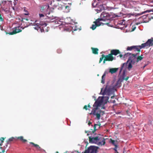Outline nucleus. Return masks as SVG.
<instances>
[{"instance_id":"nucleus-1","label":"nucleus","mask_w":153,"mask_h":153,"mask_svg":"<svg viewBox=\"0 0 153 153\" xmlns=\"http://www.w3.org/2000/svg\"><path fill=\"white\" fill-rule=\"evenodd\" d=\"M103 101V97L100 98V97H99L94 105V107H95L92 109L91 112L90 113V115L93 114L94 115L96 116L98 120H99L100 119L101 112V110L98 108V107L102 105Z\"/></svg>"},{"instance_id":"nucleus-2","label":"nucleus","mask_w":153,"mask_h":153,"mask_svg":"<svg viewBox=\"0 0 153 153\" xmlns=\"http://www.w3.org/2000/svg\"><path fill=\"white\" fill-rule=\"evenodd\" d=\"M90 143H97L99 145H104L105 143V139L101 135L97 136L95 137H91L89 136L88 137Z\"/></svg>"},{"instance_id":"nucleus-3","label":"nucleus","mask_w":153,"mask_h":153,"mask_svg":"<svg viewBox=\"0 0 153 153\" xmlns=\"http://www.w3.org/2000/svg\"><path fill=\"white\" fill-rule=\"evenodd\" d=\"M119 84H120V82L119 81H118L114 85H112L109 86L107 85L105 88L103 95H110L112 94L115 90H116V88L119 87L118 86Z\"/></svg>"},{"instance_id":"nucleus-4","label":"nucleus","mask_w":153,"mask_h":153,"mask_svg":"<svg viewBox=\"0 0 153 153\" xmlns=\"http://www.w3.org/2000/svg\"><path fill=\"white\" fill-rule=\"evenodd\" d=\"M137 55V53L132 54L130 53H127L124 55L123 58H125L127 56H129L128 61V62L130 61L132 64H134L136 62V58Z\"/></svg>"},{"instance_id":"nucleus-5","label":"nucleus","mask_w":153,"mask_h":153,"mask_svg":"<svg viewBox=\"0 0 153 153\" xmlns=\"http://www.w3.org/2000/svg\"><path fill=\"white\" fill-rule=\"evenodd\" d=\"M110 15L108 13L105 12H103L100 15L101 18H99L98 19L100 22L102 21H109L110 18Z\"/></svg>"},{"instance_id":"nucleus-6","label":"nucleus","mask_w":153,"mask_h":153,"mask_svg":"<svg viewBox=\"0 0 153 153\" xmlns=\"http://www.w3.org/2000/svg\"><path fill=\"white\" fill-rule=\"evenodd\" d=\"M114 59V57L109 53L108 55H105L103 61V64H105L106 61H112Z\"/></svg>"},{"instance_id":"nucleus-7","label":"nucleus","mask_w":153,"mask_h":153,"mask_svg":"<svg viewBox=\"0 0 153 153\" xmlns=\"http://www.w3.org/2000/svg\"><path fill=\"white\" fill-rule=\"evenodd\" d=\"M95 23L94 25H92L91 28L93 30H95L97 26H99L101 25L102 22L99 21L98 19H97L94 22Z\"/></svg>"},{"instance_id":"nucleus-8","label":"nucleus","mask_w":153,"mask_h":153,"mask_svg":"<svg viewBox=\"0 0 153 153\" xmlns=\"http://www.w3.org/2000/svg\"><path fill=\"white\" fill-rule=\"evenodd\" d=\"M22 31V30L19 29V27H16L14 28V30H13L12 32L9 33L6 32V34H9L10 35H13L21 32Z\"/></svg>"},{"instance_id":"nucleus-9","label":"nucleus","mask_w":153,"mask_h":153,"mask_svg":"<svg viewBox=\"0 0 153 153\" xmlns=\"http://www.w3.org/2000/svg\"><path fill=\"white\" fill-rule=\"evenodd\" d=\"M144 43L141 44V45L139 46H135V48L134 49V51H138L139 52H140V49L143 48H144L146 47Z\"/></svg>"},{"instance_id":"nucleus-10","label":"nucleus","mask_w":153,"mask_h":153,"mask_svg":"<svg viewBox=\"0 0 153 153\" xmlns=\"http://www.w3.org/2000/svg\"><path fill=\"white\" fill-rule=\"evenodd\" d=\"M146 47H150L153 45V37H152L151 39H149L148 41L144 43Z\"/></svg>"},{"instance_id":"nucleus-11","label":"nucleus","mask_w":153,"mask_h":153,"mask_svg":"<svg viewBox=\"0 0 153 153\" xmlns=\"http://www.w3.org/2000/svg\"><path fill=\"white\" fill-rule=\"evenodd\" d=\"M36 26L34 28L37 30L40 29H41V27L42 26H47V24L45 23H42L41 22H40L39 23H37L36 24Z\"/></svg>"},{"instance_id":"nucleus-12","label":"nucleus","mask_w":153,"mask_h":153,"mask_svg":"<svg viewBox=\"0 0 153 153\" xmlns=\"http://www.w3.org/2000/svg\"><path fill=\"white\" fill-rule=\"evenodd\" d=\"M16 140V138L13 137H12L10 138L7 140L6 141V144L4 146L5 148H6L7 146V145L10 144L12 141H15Z\"/></svg>"},{"instance_id":"nucleus-13","label":"nucleus","mask_w":153,"mask_h":153,"mask_svg":"<svg viewBox=\"0 0 153 153\" xmlns=\"http://www.w3.org/2000/svg\"><path fill=\"white\" fill-rule=\"evenodd\" d=\"M110 53L112 56L113 55L116 56L118 54H120V52L119 50L113 49L111 51Z\"/></svg>"},{"instance_id":"nucleus-14","label":"nucleus","mask_w":153,"mask_h":153,"mask_svg":"<svg viewBox=\"0 0 153 153\" xmlns=\"http://www.w3.org/2000/svg\"><path fill=\"white\" fill-rule=\"evenodd\" d=\"M30 143L33 145L32 147H34L36 148V149L38 151H41L42 149L37 144L34 143L32 142H30Z\"/></svg>"},{"instance_id":"nucleus-15","label":"nucleus","mask_w":153,"mask_h":153,"mask_svg":"<svg viewBox=\"0 0 153 153\" xmlns=\"http://www.w3.org/2000/svg\"><path fill=\"white\" fill-rule=\"evenodd\" d=\"M49 6L48 5H45L43 6H42L40 7V10L41 12H42L45 10H47L49 8Z\"/></svg>"},{"instance_id":"nucleus-16","label":"nucleus","mask_w":153,"mask_h":153,"mask_svg":"<svg viewBox=\"0 0 153 153\" xmlns=\"http://www.w3.org/2000/svg\"><path fill=\"white\" fill-rule=\"evenodd\" d=\"M104 10V7H103L102 4H100L99 7H98L96 11L97 13L100 12L102 10Z\"/></svg>"},{"instance_id":"nucleus-17","label":"nucleus","mask_w":153,"mask_h":153,"mask_svg":"<svg viewBox=\"0 0 153 153\" xmlns=\"http://www.w3.org/2000/svg\"><path fill=\"white\" fill-rule=\"evenodd\" d=\"M128 61H127L126 62L124 63L121 66V67L120 69V71L121 72L122 70H123V68H127V65L128 64Z\"/></svg>"},{"instance_id":"nucleus-18","label":"nucleus","mask_w":153,"mask_h":153,"mask_svg":"<svg viewBox=\"0 0 153 153\" xmlns=\"http://www.w3.org/2000/svg\"><path fill=\"white\" fill-rule=\"evenodd\" d=\"M143 55H141L140 56H137L136 60V62L138 63L139 61L143 59Z\"/></svg>"},{"instance_id":"nucleus-19","label":"nucleus","mask_w":153,"mask_h":153,"mask_svg":"<svg viewBox=\"0 0 153 153\" xmlns=\"http://www.w3.org/2000/svg\"><path fill=\"white\" fill-rule=\"evenodd\" d=\"M118 70V68H111L109 69V72L111 74L116 73Z\"/></svg>"},{"instance_id":"nucleus-20","label":"nucleus","mask_w":153,"mask_h":153,"mask_svg":"<svg viewBox=\"0 0 153 153\" xmlns=\"http://www.w3.org/2000/svg\"><path fill=\"white\" fill-rule=\"evenodd\" d=\"M100 125L101 124L100 123H99L98 124H95L94 125V130L93 131H92V132L93 133H94L97 130V129H96V126H98V128H99L100 127Z\"/></svg>"},{"instance_id":"nucleus-21","label":"nucleus","mask_w":153,"mask_h":153,"mask_svg":"<svg viewBox=\"0 0 153 153\" xmlns=\"http://www.w3.org/2000/svg\"><path fill=\"white\" fill-rule=\"evenodd\" d=\"M91 50L92 51V53L95 54H98V49L97 48H91Z\"/></svg>"},{"instance_id":"nucleus-22","label":"nucleus","mask_w":153,"mask_h":153,"mask_svg":"<svg viewBox=\"0 0 153 153\" xmlns=\"http://www.w3.org/2000/svg\"><path fill=\"white\" fill-rule=\"evenodd\" d=\"M19 139L21 141H22L23 142L25 143L27 141V140L23 138V137L22 136H21L20 137H16V139Z\"/></svg>"},{"instance_id":"nucleus-23","label":"nucleus","mask_w":153,"mask_h":153,"mask_svg":"<svg viewBox=\"0 0 153 153\" xmlns=\"http://www.w3.org/2000/svg\"><path fill=\"white\" fill-rule=\"evenodd\" d=\"M110 142L113 145H114L115 147L117 146V141H115V140H112L111 139L110 140Z\"/></svg>"},{"instance_id":"nucleus-24","label":"nucleus","mask_w":153,"mask_h":153,"mask_svg":"<svg viewBox=\"0 0 153 153\" xmlns=\"http://www.w3.org/2000/svg\"><path fill=\"white\" fill-rule=\"evenodd\" d=\"M135 46H128L127 47L126 50L127 51H131L133 50H134V48H135Z\"/></svg>"},{"instance_id":"nucleus-25","label":"nucleus","mask_w":153,"mask_h":153,"mask_svg":"<svg viewBox=\"0 0 153 153\" xmlns=\"http://www.w3.org/2000/svg\"><path fill=\"white\" fill-rule=\"evenodd\" d=\"M105 73H104L102 77V80L101 82L103 84L105 82Z\"/></svg>"},{"instance_id":"nucleus-26","label":"nucleus","mask_w":153,"mask_h":153,"mask_svg":"<svg viewBox=\"0 0 153 153\" xmlns=\"http://www.w3.org/2000/svg\"><path fill=\"white\" fill-rule=\"evenodd\" d=\"M5 138V137L4 138L2 137L0 138V146H1L2 145V143L4 142V141Z\"/></svg>"},{"instance_id":"nucleus-27","label":"nucleus","mask_w":153,"mask_h":153,"mask_svg":"<svg viewBox=\"0 0 153 153\" xmlns=\"http://www.w3.org/2000/svg\"><path fill=\"white\" fill-rule=\"evenodd\" d=\"M132 63L131 62H129L128 65V67L127 68L129 70H130L132 68Z\"/></svg>"},{"instance_id":"nucleus-28","label":"nucleus","mask_w":153,"mask_h":153,"mask_svg":"<svg viewBox=\"0 0 153 153\" xmlns=\"http://www.w3.org/2000/svg\"><path fill=\"white\" fill-rule=\"evenodd\" d=\"M105 55L104 54H102L101 55V57L100 58V59L99 62V63H100L102 61V60L104 58H105Z\"/></svg>"},{"instance_id":"nucleus-29","label":"nucleus","mask_w":153,"mask_h":153,"mask_svg":"<svg viewBox=\"0 0 153 153\" xmlns=\"http://www.w3.org/2000/svg\"><path fill=\"white\" fill-rule=\"evenodd\" d=\"M110 21V20L109 19V21H106V22H105V23H102V22L101 24H102L103 25H107L108 26H110V25H110V23H109Z\"/></svg>"},{"instance_id":"nucleus-30","label":"nucleus","mask_w":153,"mask_h":153,"mask_svg":"<svg viewBox=\"0 0 153 153\" xmlns=\"http://www.w3.org/2000/svg\"><path fill=\"white\" fill-rule=\"evenodd\" d=\"M4 11L6 13L9 14L10 13V11L9 9H6L4 10Z\"/></svg>"},{"instance_id":"nucleus-31","label":"nucleus","mask_w":153,"mask_h":153,"mask_svg":"<svg viewBox=\"0 0 153 153\" xmlns=\"http://www.w3.org/2000/svg\"><path fill=\"white\" fill-rule=\"evenodd\" d=\"M24 11L25 12V15H29V13L27 10H25V9L24 10Z\"/></svg>"},{"instance_id":"nucleus-32","label":"nucleus","mask_w":153,"mask_h":153,"mask_svg":"<svg viewBox=\"0 0 153 153\" xmlns=\"http://www.w3.org/2000/svg\"><path fill=\"white\" fill-rule=\"evenodd\" d=\"M47 16L49 18V19H53L54 18V17H53V16H48V15Z\"/></svg>"},{"instance_id":"nucleus-33","label":"nucleus","mask_w":153,"mask_h":153,"mask_svg":"<svg viewBox=\"0 0 153 153\" xmlns=\"http://www.w3.org/2000/svg\"><path fill=\"white\" fill-rule=\"evenodd\" d=\"M39 16L40 18L42 19H43V18L44 17V15L42 14H39Z\"/></svg>"},{"instance_id":"nucleus-34","label":"nucleus","mask_w":153,"mask_h":153,"mask_svg":"<svg viewBox=\"0 0 153 153\" xmlns=\"http://www.w3.org/2000/svg\"><path fill=\"white\" fill-rule=\"evenodd\" d=\"M151 10H147L145 11H144V12H142L141 14H143L146 12H151Z\"/></svg>"},{"instance_id":"nucleus-35","label":"nucleus","mask_w":153,"mask_h":153,"mask_svg":"<svg viewBox=\"0 0 153 153\" xmlns=\"http://www.w3.org/2000/svg\"><path fill=\"white\" fill-rule=\"evenodd\" d=\"M65 9H68V10L69 9L70 7L69 6H64Z\"/></svg>"},{"instance_id":"nucleus-36","label":"nucleus","mask_w":153,"mask_h":153,"mask_svg":"<svg viewBox=\"0 0 153 153\" xmlns=\"http://www.w3.org/2000/svg\"><path fill=\"white\" fill-rule=\"evenodd\" d=\"M4 19L3 18H2V17L1 16V14L0 13V21H3Z\"/></svg>"},{"instance_id":"nucleus-37","label":"nucleus","mask_w":153,"mask_h":153,"mask_svg":"<svg viewBox=\"0 0 153 153\" xmlns=\"http://www.w3.org/2000/svg\"><path fill=\"white\" fill-rule=\"evenodd\" d=\"M7 2V1H2V4H6Z\"/></svg>"},{"instance_id":"nucleus-38","label":"nucleus","mask_w":153,"mask_h":153,"mask_svg":"<svg viewBox=\"0 0 153 153\" xmlns=\"http://www.w3.org/2000/svg\"><path fill=\"white\" fill-rule=\"evenodd\" d=\"M83 109H85L86 110H87L88 109L87 105H85L83 108Z\"/></svg>"},{"instance_id":"nucleus-39","label":"nucleus","mask_w":153,"mask_h":153,"mask_svg":"<svg viewBox=\"0 0 153 153\" xmlns=\"http://www.w3.org/2000/svg\"><path fill=\"white\" fill-rule=\"evenodd\" d=\"M57 52L58 53H60L61 52V51L60 49H59L57 50Z\"/></svg>"},{"instance_id":"nucleus-40","label":"nucleus","mask_w":153,"mask_h":153,"mask_svg":"<svg viewBox=\"0 0 153 153\" xmlns=\"http://www.w3.org/2000/svg\"><path fill=\"white\" fill-rule=\"evenodd\" d=\"M129 77L128 76L127 77L125 78H123V79L125 80L126 81H127Z\"/></svg>"},{"instance_id":"nucleus-41","label":"nucleus","mask_w":153,"mask_h":153,"mask_svg":"<svg viewBox=\"0 0 153 153\" xmlns=\"http://www.w3.org/2000/svg\"><path fill=\"white\" fill-rule=\"evenodd\" d=\"M117 147H115V148L114 149V150L117 152Z\"/></svg>"},{"instance_id":"nucleus-42","label":"nucleus","mask_w":153,"mask_h":153,"mask_svg":"<svg viewBox=\"0 0 153 153\" xmlns=\"http://www.w3.org/2000/svg\"><path fill=\"white\" fill-rule=\"evenodd\" d=\"M119 57L120 58H121L122 57H123V55H122V54H120L119 55Z\"/></svg>"},{"instance_id":"nucleus-43","label":"nucleus","mask_w":153,"mask_h":153,"mask_svg":"<svg viewBox=\"0 0 153 153\" xmlns=\"http://www.w3.org/2000/svg\"><path fill=\"white\" fill-rule=\"evenodd\" d=\"M91 124V122L90 121H89V122L88 123V124L90 126V124Z\"/></svg>"},{"instance_id":"nucleus-44","label":"nucleus","mask_w":153,"mask_h":153,"mask_svg":"<svg viewBox=\"0 0 153 153\" xmlns=\"http://www.w3.org/2000/svg\"><path fill=\"white\" fill-rule=\"evenodd\" d=\"M135 28H136V27H134L133 28V29H132V31H134V30L135 29Z\"/></svg>"},{"instance_id":"nucleus-45","label":"nucleus","mask_w":153,"mask_h":153,"mask_svg":"<svg viewBox=\"0 0 153 153\" xmlns=\"http://www.w3.org/2000/svg\"><path fill=\"white\" fill-rule=\"evenodd\" d=\"M4 150H3L2 151V152H0V153H4Z\"/></svg>"},{"instance_id":"nucleus-46","label":"nucleus","mask_w":153,"mask_h":153,"mask_svg":"<svg viewBox=\"0 0 153 153\" xmlns=\"http://www.w3.org/2000/svg\"><path fill=\"white\" fill-rule=\"evenodd\" d=\"M65 30H66L67 31H69V29L68 28H67V29H65Z\"/></svg>"},{"instance_id":"nucleus-47","label":"nucleus","mask_w":153,"mask_h":153,"mask_svg":"<svg viewBox=\"0 0 153 153\" xmlns=\"http://www.w3.org/2000/svg\"><path fill=\"white\" fill-rule=\"evenodd\" d=\"M88 107H89L90 108H91V107L90 106V105L89 104H88Z\"/></svg>"},{"instance_id":"nucleus-48","label":"nucleus","mask_w":153,"mask_h":153,"mask_svg":"<svg viewBox=\"0 0 153 153\" xmlns=\"http://www.w3.org/2000/svg\"><path fill=\"white\" fill-rule=\"evenodd\" d=\"M114 97V96H112L111 97V99H112Z\"/></svg>"},{"instance_id":"nucleus-49","label":"nucleus","mask_w":153,"mask_h":153,"mask_svg":"<svg viewBox=\"0 0 153 153\" xmlns=\"http://www.w3.org/2000/svg\"><path fill=\"white\" fill-rule=\"evenodd\" d=\"M25 19L27 20V21H28V19Z\"/></svg>"},{"instance_id":"nucleus-50","label":"nucleus","mask_w":153,"mask_h":153,"mask_svg":"<svg viewBox=\"0 0 153 153\" xmlns=\"http://www.w3.org/2000/svg\"><path fill=\"white\" fill-rule=\"evenodd\" d=\"M56 153H59V152H56Z\"/></svg>"},{"instance_id":"nucleus-51","label":"nucleus","mask_w":153,"mask_h":153,"mask_svg":"<svg viewBox=\"0 0 153 153\" xmlns=\"http://www.w3.org/2000/svg\"><path fill=\"white\" fill-rule=\"evenodd\" d=\"M48 15H50V14L49 13V14H48Z\"/></svg>"},{"instance_id":"nucleus-52","label":"nucleus","mask_w":153,"mask_h":153,"mask_svg":"<svg viewBox=\"0 0 153 153\" xmlns=\"http://www.w3.org/2000/svg\"><path fill=\"white\" fill-rule=\"evenodd\" d=\"M89 135V134H87V135Z\"/></svg>"}]
</instances>
